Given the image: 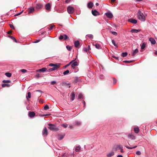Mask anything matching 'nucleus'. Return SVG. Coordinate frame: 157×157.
<instances>
[{
    "mask_svg": "<svg viewBox=\"0 0 157 157\" xmlns=\"http://www.w3.org/2000/svg\"><path fill=\"white\" fill-rule=\"evenodd\" d=\"M137 17L140 20L142 21H144L145 20V17L140 10H139L137 12Z\"/></svg>",
    "mask_w": 157,
    "mask_h": 157,
    "instance_id": "1",
    "label": "nucleus"
},
{
    "mask_svg": "<svg viewBox=\"0 0 157 157\" xmlns=\"http://www.w3.org/2000/svg\"><path fill=\"white\" fill-rule=\"evenodd\" d=\"M48 125L49 126L48 128L51 130L54 131H57L59 130V128H56V125L55 124H48Z\"/></svg>",
    "mask_w": 157,
    "mask_h": 157,
    "instance_id": "2",
    "label": "nucleus"
},
{
    "mask_svg": "<svg viewBox=\"0 0 157 157\" xmlns=\"http://www.w3.org/2000/svg\"><path fill=\"white\" fill-rule=\"evenodd\" d=\"M67 11L69 13H73L74 12V9L71 6H69L67 8Z\"/></svg>",
    "mask_w": 157,
    "mask_h": 157,
    "instance_id": "3",
    "label": "nucleus"
},
{
    "mask_svg": "<svg viewBox=\"0 0 157 157\" xmlns=\"http://www.w3.org/2000/svg\"><path fill=\"white\" fill-rule=\"evenodd\" d=\"M128 22H131L134 24H136L137 22V20L133 19V18L129 19H128Z\"/></svg>",
    "mask_w": 157,
    "mask_h": 157,
    "instance_id": "4",
    "label": "nucleus"
},
{
    "mask_svg": "<svg viewBox=\"0 0 157 157\" xmlns=\"http://www.w3.org/2000/svg\"><path fill=\"white\" fill-rule=\"evenodd\" d=\"M28 115L30 117L33 118L35 116V113L33 112L29 111V112Z\"/></svg>",
    "mask_w": 157,
    "mask_h": 157,
    "instance_id": "5",
    "label": "nucleus"
},
{
    "mask_svg": "<svg viewBox=\"0 0 157 157\" xmlns=\"http://www.w3.org/2000/svg\"><path fill=\"white\" fill-rule=\"evenodd\" d=\"M51 6L50 3H48L46 4L45 8L46 10H50L51 9Z\"/></svg>",
    "mask_w": 157,
    "mask_h": 157,
    "instance_id": "6",
    "label": "nucleus"
},
{
    "mask_svg": "<svg viewBox=\"0 0 157 157\" xmlns=\"http://www.w3.org/2000/svg\"><path fill=\"white\" fill-rule=\"evenodd\" d=\"M128 137L132 140H135V137L132 133H129L128 135Z\"/></svg>",
    "mask_w": 157,
    "mask_h": 157,
    "instance_id": "7",
    "label": "nucleus"
},
{
    "mask_svg": "<svg viewBox=\"0 0 157 157\" xmlns=\"http://www.w3.org/2000/svg\"><path fill=\"white\" fill-rule=\"evenodd\" d=\"M42 133L43 135L44 136H47L48 135V130L46 128H44L43 132Z\"/></svg>",
    "mask_w": 157,
    "mask_h": 157,
    "instance_id": "8",
    "label": "nucleus"
},
{
    "mask_svg": "<svg viewBox=\"0 0 157 157\" xmlns=\"http://www.w3.org/2000/svg\"><path fill=\"white\" fill-rule=\"evenodd\" d=\"M34 11V8L33 7L29 8L28 10V12L29 14L33 13Z\"/></svg>",
    "mask_w": 157,
    "mask_h": 157,
    "instance_id": "9",
    "label": "nucleus"
},
{
    "mask_svg": "<svg viewBox=\"0 0 157 157\" xmlns=\"http://www.w3.org/2000/svg\"><path fill=\"white\" fill-rule=\"evenodd\" d=\"M149 40L151 42V44H155L156 43L155 40L152 37H150L149 39Z\"/></svg>",
    "mask_w": 157,
    "mask_h": 157,
    "instance_id": "10",
    "label": "nucleus"
},
{
    "mask_svg": "<svg viewBox=\"0 0 157 157\" xmlns=\"http://www.w3.org/2000/svg\"><path fill=\"white\" fill-rule=\"evenodd\" d=\"M49 66L52 67H57V68H58L60 66L59 64L58 65H57V64H53L52 63L49 64Z\"/></svg>",
    "mask_w": 157,
    "mask_h": 157,
    "instance_id": "11",
    "label": "nucleus"
},
{
    "mask_svg": "<svg viewBox=\"0 0 157 157\" xmlns=\"http://www.w3.org/2000/svg\"><path fill=\"white\" fill-rule=\"evenodd\" d=\"M106 16L108 18H112L113 16L112 13H105Z\"/></svg>",
    "mask_w": 157,
    "mask_h": 157,
    "instance_id": "12",
    "label": "nucleus"
},
{
    "mask_svg": "<svg viewBox=\"0 0 157 157\" xmlns=\"http://www.w3.org/2000/svg\"><path fill=\"white\" fill-rule=\"evenodd\" d=\"M92 14L94 16H96L98 14H99V13L95 10H92Z\"/></svg>",
    "mask_w": 157,
    "mask_h": 157,
    "instance_id": "13",
    "label": "nucleus"
},
{
    "mask_svg": "<svg viewBox=\"0 0 157 157\" xmlns=\"http://www.w3.org/2000/svg\"><path fill=\"white\" fill-rule=\"evenodd\" d=\"M122 147V146H121L120 145H117L115 146V150L117 151L118 150H119L121 147Z\"/></svg>",
    "mask_w": 157,
    "mask_h": 157,
    "instance_id": "14",
    "label": "nucleus"
},
{
    "mask_svg": "<svg viewBox=\"0 0 157 157\" xmlns=\"http://www.w3.org/2000/svg\"><path fill=\"white\" fill-rule=\"evenodd\" d=\"M114 154V152L112 151L108 153L107 154V156L108 157H111V156H113Z\"/></svg>",
    "mask_w": 157,
    "mask_h": 157,
    "instance_id": "15",
    "label": "nucleus"
},
{
    "mask_svg": "<svg viewBox=\"0 0 157 157\" xmlns=\"http://www.w3.org/2000/svg\"><path fill=\"white\" fill-rule=\"evenodd\" d=\"M93 3L91 2H90L87 4V7L89 8H92L93 7Z\"/></svg>",
    "mask_w": 157,
    "mask_h": 157,
    "instance_id": "16",
    "label": "nucleus"
},
{
    "mask_svg": "<svg viewBox=\"0 0 157 157\" xmlns=\"http://www.w3.org/2000/svg\"><path fill=\"white\" fill-rule=\"evenodd\" d=\"M78 65V63L76 61L74 62H73L71 65V67L73 68H74L76 66H77Z\"/></svg>",
    "mask_w": 157,
    "mask_h": 157,
    "instance_id": "17",
    "label": "nucleus"
},
{
    "mask_svg": "<svg viewBox=\"0 0 157 157\" xmlns=\"http://www.w3.org/2000/svg\"><path fill=\"white\" fill-rule=\"evenodd\" d=\"M58 68H57V67H53L51 68H50L48 69V72H51L52 71H55Z\"/></svg>",
    "mask_w": 157,
    "mask_h": 157,
    "instance_id": "18",
    "label": "nucleus"
},
{
    "mask_svg": "<svg viewBox=\"0 0 157 157\" xmlns=\"http://www.w3.org/2000/svg\"><path fill=\"white\" fill-rule=\"evenodd\" d=\"M140 30L139 29H132L131 30V32L132 33H137L138 32H140Z\"/></svg>",
    "mask_w": 157,
    "mask_h": 157,
    "instance_id": "19",
    "label": "nucleus"
},
{
    "mask_svg": "<svg viewBox=\"0 0 157 157\" xmlns=\"http://www.w3.org/2000/svg\"><path fill=\"white\" fill-rule=\"evenodd\" d=\"M135 132L136 133H138L140 131V129L138 127H135L134 128Z\"/></svg>",
    "mask_w": 157,
    "mask_h": 157,
    "instance_id": "20",
    "label": "nucleus"
},
{
    "mask_svg": "<svg viewBox=\"0 0 157 157\" xmlns=\"http://www.w3.org/2000/svg\"><path fill=\"white\" fill-rule=\"evenodd\" d=\"M71 98L72 101H73L74 100L75 98V95L74 93H71Z\"/></svg>",
    "mask_w": 157,
    "mask_h": 157,
    "instance_id": "21",
    "label": "nucleus"
},
{
    "mask_svg": "<svg viewBox=\"0 0 157 157\" xmlns=\"http://www.w3.org/2000/svg\"><path fill=\"white\" fill-rule=\"evenodd\" d=\"M74 44L75 46L77 48L79 46L80 44L79 42L78 41H76L74 43Z\"/></svg>",
    "mask_w": 157,
    "mask_h": 157,
    "instance_id": "22",
    "label": "nucleus"
},
{
    "mask_svg": "<svg viewBox=\"0 0 157 157\" xmlns=\"http://www.w3.org/2000/svg\"><path fill=\"white\" fill-rule=\"evenodd\" d=\"M138 52V49L136 48V49L133 52V53H132V56H135V55H136V53H137V52Z\"/></svg>",
    "mask_w": 157,
    "mask_h": 157,
    "instance_id": "23",
    "label": "nucleus"
},
{
    "mask_svg": "<svg viewBox=\"0 0 157 157\" xmlns=\"http://www.w3.org/2000/svg\"><path fill=\"white\" fill-rule=\"evenodd\" d=\"M31 97V94L30 92H28L27 93V95L26 96V98L27 100H28V99L30 98Z\"/></svg>",
    "mask_w": 157,
    "mask_h": 157,
    "instance_id": "24",
    "label": "nucleus"
},
{
    "mask_svg": "<svg viewBox=\"0 0 157 157\" xmlns=\"http://www.w3.org/2000/svg\"><path fill=\"white\" fill-rule=\"evenodd\" d=\"M2 87H4L6 86L9 87L10 86V84L5 83L4 84H2Z\"/></svg>",
    "mask_w": 157,
    "mask_h": 157,
    "instance_id": "25",
    "label": "nucleus"
},
{
    "mask_svg": "<svg viewBox=\"0 0 157 157\" xmlns=\"http://www.w3.org/2000/svg\"><path fill=\"white\" fill-rule=\"evenodd\" d=\"M5 75L8 77H10L11 76L12 74L11 73L9 72H7L5 73Z\"/></svg>",
    "mask_w": 157,
    "mask_h": 157,
    "instance_id": "26",
    "label": "nucleus"
},
{
    "mask_svg": "<svg viewBox=\"0 0 157 157\" xmlns=\"http://www.w3.org/2000/svg\"><path fill=\"white\" fill-rule=\"evenodd\" d=\"M81 149V147L80 146H78L76 147L75 149V151L76 152L79 151V150Z\"/></svg>",
    "mask_w": 157,
    "mask_h": 157,
    "instance_id": "27",
    "label": "nucleus"
},
{
    "mask_svg": "<svg viewBox=\"0 0 157 157\" xmlns=\"http://www.w3.org/2000/svg\"><path fill=\"white\" fill-rule=\"evenodd\" d=\"M128 55V53L126 52H123L122 53L121 56L123 57H124L127 56Z\"/></svg>",
    "mask_w": 157,
    "mask_h": 157,
    "instance_id": "28",
    "label": "nucleus"
},
{
    "mask_svg": "<svg viewBox=\"0 0 157 157\" xmlns=\"http://www.w3.org/2000/svg\"><path fill=\"white\" fill-rule=\"evenodd\" d=\"M146 44L145 42L143 43L142 45H141V49H144L145 48Z\"/></svg>",
    "mask_w": 157,
    "mask_h": 157,
    "instance_id": "29",
    "label": "nucleus"
},
{
    "mask_svg": "<svg viewBox=\"0 0 157 157\" xmlns=\"http://www.w3.org/2000/svg\"><path fill=\"white\" fill-rule=\"evenodd\" d=\"M58 139L59 140H61L63 138V136L61 135H58Z\"/></svg>",
    "mask_w": 157,
    "mask_h": 157,
    "instance_id": "30",
    "label": "nucleus"
},
{
    "mask_svg": "<svg viewBox=\"0 0 157 157\" xmlns=\"http://www.w3.org/2000/svg\"><path fill=\"white\" fill-rule=\"evenodd\" d=\"M49 109V107L47 105H46L44 107V110H47Z\"/></svg>",
    "mask_w": 157,
    "mask_h": 157,
    "instance_id": "31",
    "label": "nucleus"
},
{
    "mask_svg": "<svg viewBox=\"0 0 157 157\" xmlns=\"http://www.w3.org/2000/svg\"><path fill=\"white\" fill-rule=\"evenodd\" d=\"M137 147V146H135L134 147H129L128 146H125V147H126L127 148H128V149H132V148H136V147Z\"/></svg>",
    "mask_w": 157,
    "mask_h": 157,
    "instance_id": "32",
    "label": "nucleus"
},
{
    "mask_svg": "<svg viewBox=\"0 0 157 157\" xmlns=\"http://www.w3.org/2000/svg\"><path fill=\"white\" fill-rule=\"evenodd\" d=\"M66 48L69 51H71V49L72 48L69 45L67 46Z\"/></svg>",
    "mask_w": 157,
    "mask_h": 157,
    "instance_id": "33",
    "label": "nucleus"
},
{
    "mask_svg": "<svg viewBox=\"0 0 157 157\" xmlns=\"http://www.w3.org/2000/svg\"><path fill=\"white\" fill-rule=\"evenodd\" d=\"M86 36L88 37L90 39H93V36L92 34H89L86 35Z\"/></svg>",
    "mask_w": 157,
    "mask_h": 157,
    "instance_id": "34",
    "label": "nucleus"
},
{
    "mask_svg": "<svg viewBox=\"0 0 157 157\" xmlns=\"http://www.w3.org/2000/svg\"><path fill=\"white\" fill-rule=\"evenodd\" d=\"M95 47L98 49H99L101 48L100 45L99 44H95Z\"/></svg>",
    "mask_w": 157,
    "mask_h": 157,
    "instance_id": "35",
    "label": "nucleus"
},
{
    "mask_svg": "<svg viewBox=\"0 0 157 157\" xmlns=\"http://www.w3.org/2000/svg\"><path fill=\"white\" fill-rule=\"evenodd\" d=\"M69 73V71L68 70H67L63 72V74L64 75H67Z\"/></svg>",
    "mask_w": 157,
    "mask_h": 157,
    "instance_id": "36",
    "label": "nucleus"
},
{
    "mask_svg": "<svg viewBox=\"0 0 157 157\" xmlns=\"http://www.w3.org/2000/svg\"><path fill=\"white\" fill-rule=\"evenodd\" d=\"M47 70V68H43L41 69H40V72H44Z\"/></svg>",
    "mask_w": 157,
    "mask_h": 157,
    "instance_id": "37",
    "label": "nucleus"
},
{
    "mask_svg": "<svg viewBox=\"0 0 157 157\" xmlns=\"http://www.w3.org/2000/svg\"><path fill=\"white\" fill-rule=\"evenodd\" d=\"M75 124L77 125H80L81 124V123L80 121H76L75 122Z\"/></svg>",
    "mask_w": 157,
    "mask_h": 157,
    "instance_id": "38",
    "label": "nucleus"
},
{
    "mask_svg": "<svg viewBox=\"0 0 157 157\" xmlns=\"http://www.w3.org/2000/svg\"><path fill=\"white\" fill-rule=\"evenodd\" d=\"M62 126L64 128H66L67 127L68 125L67 124L64 123L62 124Z\"/></svg>",
    "mask_w": 157,
    "mask_h": 157,
    "instance_id": "39",
    "label": "nucleus"
},
{
    "mask_svg": "<svg viewBox=\"0 0 157 157\" xmlns=\"http://www.w3.org/2000/svg\"><path fill=\"white\" fill-rule=\"evenodd\" d=\"M2 82H3L4 83H10V80H4Z\"/></svg>",
    "mask_w": 157,
    "mask_h": 157,
    "instance_id": "40",
    "label": "nucleus"
},
{
    "mask_svg": "<svg viewBox=\"0 0 157 157\" xmlns=\"http://www.w3.org/2000/svg\"><path fill=\"white\" fill-rule=\"evenodd\" d=\"M64 40H66L69 38L67 36L66 34H64Z\"/></svg>",
    "mask_w": 157,
    "mask_h": 157,
    "instance_id": "41",
    "label": "nucleus"
},
{
    "mask_svg": "<svg viewBox=\"0 0 157 157\" xmlns=\"http://www.w3.org/2000/svg\"><path fill=\"white\" fill-rule=\"evenodd\" d=\"M134 61H132V60H130V61L125 60V61H124L123 62L124 63H131Z\"/></svg>",
    "mask_w": 157,
    "mask_h": 157,
    "instance_id": "42",
    "label": "nucleus"
},
{
    "mask_svg": "<svg viewBox=\"0 0 157 157\" xmlns=\"http://www.w3.org/2000/svg\"><path fill=\"white\" fill-rule=\"evenodd\" d=\"M112 43H113V44L115 46V47L117 46V45L115 44V41L114 40H112Z\"/></svg>",
    "mask_w": 157,
    "mask_h": 157,
    "instance_id": "43",
    "label": "nucleus"
},
{
    "mask_svg": "<svg viewBox=\"0 0 157 157\" xmlns=\"http://www.w3.org/2000/svg\"><path fill=\"white\" fill-rule=\"evenodd\" d=\"M49 27H50L49 29L50 30H52V29L53 28V27H55V25H51Z\"/></svg>",
    "mask_w": 157,
    "mask_h": 157,
    "instance_id": "44",
    "label": "nucleus"
},
{
    "mask_svg": "<svg viewBox=\"0 0 157 157\" xmlns=\"http://www.w3.org/2000/svg\"><path fill=\"white\" fill-rule=\"evenodd\" d=\"M64 39V36L63 35H60L59 37V40H62Z\"/></svg>",
    "mask_w": 157,
    "mask_h": 157,
    "instance_id": "45",
    "label": "nucleus"
},
{
    "mask_svg": "<svg viewBox=\"0 0 157 157\" xmlns=\"http://www.w3.org/2000/svg\"><path fill=\"white\" fill-rule=\"evenodd\" d=\"M78 98H83V95L81 94H80L78 96Z\"/></svg>",
    "mask_w": 157,
    "mask_h": 157,
    "instance_id": "46",
    "label": "nucleus"
},
{
    "mask_svg": "<svg viewBox=\"0 0 157 157\" xmlns=\"http://www.w3.org/2000/svg\"><path fill=\"white\" fill-rule=\"evenodd\" d=\"M21 71L23 73H25L27 72V71L25 69H22L21 70Z\"/></svg>",
    "mask_w": 157,
    "mask_h": 157,
    "instance_id": "47",
    "label": "nucleus"
},
{
    "mask_svg": "<svg viewBox=\"0 0 157 157\" xmlns=\"http://www.w3.org/2000/svg\"><path fill=\"white\" fill-rule=\"evenodd\" d=\"M23 12V10H22L21 12L16 14L15 15L17 16H18L20 15L21 13H22Z\"/></svg>",
    "mask_w": 157,
    "mask_h": 157,
    "instance_id": "48",
    "label": "nucleus"
},
{
    "mask_svg": "<svg viewBox=\"0 0 157 157\" xmlns=\"http://www.w3.org/2000/svg\"><path fill=\"white\" fill-rule=\"evenodd\" d=\"M10 27L12 28V29H15V28L14 27V26L11 24H10Z\"/></svg>",
    "mask_w": 157,
    "mask_h": 157,
    "instance_id": "49",
    "label": "nucleus"
},
{
    "mask_svg": "<svg viewBox=\"0 0 157 157\" xmlns=\"http://www.w3.org/2000/svg\"><path fill=\"white\" fill-rule=\"evenodd\" d=\"M36 8L37 9H39V4L38 3L36 4Z\"/></svg>",
    "mask_w": 157,
    "mask_h": 157,
    "instance_id": "50",
    "label": "nucleus"
},
{
    "mask_svg": "<svg viewBox=\"0 0 157 157\" xmlns=\"http://www.w3.org/2000/svg\"><path fill=\"white\" fill-rule=\"evenodd\" d=\"M136 154L137 155H140L141 153L140 151H136Z\"/></svg>",
    "mask_w": 157,
    "mask_h": 157,
    "instance_id": "51",
    "label": "nucleus"
},
{
    "mask_svg": "<svg viewBox=\"0 0 157 157\" xmlns=\"http://www.w3.org/2000/svg\"><path fill=\"white\" fill-rule=\"evenodd\" d=\"M111 33L112 34L115 36H116L117 35V33L115 32H112Z\"/></svg>",
    "mask_w": 157,
    "mask_h": 157,
    "instance_id": "52",
    "label": "nucleus"
},
{
    "mask_svg": "<svg viewBox=\"0 0 157 157\" xmlns=\"http://www.w3.org/2000/svg\"><path fill=\"white\" fill-rule=\"evenodd\" d=\"M113 57L116 59L117 60H119V58H120L119 57H116L115 56H113Z\"/></svg>",
    "mask_w": 157,
    "mask_h": 157,
    "instance_id": "53",
    "label": "nucleus"
},
{
    "mask_svg": "<svg viewBox=\"0 0 157 157\" xmlns=\"http://www.w3.org/2000/svg\"><path fill=\"white\" fill-rule=\"evenodd\" d=\"M56 83V82L55 81H52L51 82V84L52 85H54Z\"/></svg>",
    "mask_w": 157,
    "mask_h": 157,
    "instance_id": "54",
    "label": "nucleus"
},
{
    "mask_svg": "<svg viewBox=\"0 0 157 157\" xmlns=\"http://www.w3.org/2000/svg\"><path fill=\"white\" fill-rule=\"evenodd\" d=\"M50 115V114H45V115H41V114H40V116L44 117V116H48V115Z\"/></svg>",
    "mask_w": 157,
    "mask_h": 157,
    "instance_id": "55",
    "label": "nucleus"
},
{
    "mask_svg": "<svg viewBox=\"0 0 157 157\" xmlns=\"http://www.w3.org/2000/svg\"><path fill=\"white\" fill-rule=\"evenodd\" d=\"M39 42V39H38V40H36V41L33 42V43H38Z\"/></svg>",
    "mask_w": 157,
    "mask_h": 157,
    "instance_id": "56",
    "label": "nucleus"
},
{
    "mask_svg": "<svg viewBox=\"0 0 157 157\" xmlns=\"http://www.w3.org/2000/svg\"><path fill=\"white\" fill-rule=\"evenodd\" d=\"M120 149L121 150L120 151H121V153H124V151H123V147L122 146L121 147V148Z\"/></svg>",
    "mask_w": 157,
    "mask_h": 157,
    "instance_id": "57",
    "label": "nucleus"
},
{
    "mask_svg": "<svg viewBox=\"0 0 157 157\" xmlns=\"http://www.w3.org/2000/svg\"><path fill=\"white\" fill-rule=\"evenodd\" d=\"M44 103V101L41 99H40V103Z\"/></svg>",
    "mask_w": 157,
    "mask_h": 157,
    "instance_id": "58",
    "label": "nucleus"
},
{
    "mask_svg": "<svg viewBox=\"0 0 157 157\" xmlns=\"http://www.w3.org/2000/svg\"><path fill=\"white\" fill-rule=\"evenodd\" d=\"M113 80L114 83H116L117 82V80L114 78H113Z\"/></svg>",
    "mask_w": 157,
    "mask_h": 157,
    "instance_id": "59",
    "label": "nucleus"
},
{
    "mask_svg": "<svg viewBox=\"0 0 157 157\" xmlns=\"http://www.w3.org/2000/svg\"><path fill=\"white\" fill-rule=\"evenodd\" d=\"M8 36H9V37L12 40H13V39H14V37L10 35Z\"/></svg>",
    "mask_w": 157,
    "mask_h": 157,
    "instance_id": "60",
    "label": "nucleus"
},
{
    "mask_svg": "<svg viewBox=\"0 0 157 157\" xmlns=\"http://www.w3.org/2000/svg\"><path fill=\"white\" fill-rule=\"evenodd\" d=\"M83 50L84 51H86V52H87L88 50L86 48H83Z\"/></svg>",
    "mask_w": 157,
    "mask_h": 157,
    "instance_id": "61",
    "label": "nucleus"
},
{
    "mask_svg": "<svg viewBox=\"0 0 157 157\" xmlns=\"http://www.w3.org/2000/svg\"><path fill=\"white\" fill-rule=\"evenodd\" d=\"M13 40L16 43H17V40H16V39L15 38H14V39H13Z\"/></svg>",
    "mask_w": 157,
    "mask_h": 157,
    "instance_id": "62",
    "label": "nucleus"
},
{
    "mask_svg": "<svg viewBox=\"0 0 157 157\" xmlns=\"http://www.w3.org/2000/svg\"><path fill=\"white\" fill-rule=\"evenodd\" d=\"M76 59H75V60H72L69 63H70V64H71V63H73V62L76 60Z\"/></svg>",
    "mask_w": 157,
    "mask_h": 157,
    "instance_id": "63",
    "label": "nucleus"
},
{
    "mask_svg": "<svg viewBox=\"0 0 157 157\" xmlns=\"http://www.w3.org/2000/svg\"><path fill=\"white\" fill-rule=\"evenodd\" d=\"M12 32V31H8L7 32V33L8 34H10V33H11Z\"/></svg>",
    "mask_w": 157,
    "mask_h": 157,
    "instance_id": "64",
    "label": "nucleus"
}]
</instances>
